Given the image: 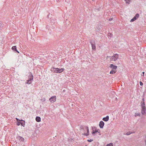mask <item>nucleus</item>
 I'll return each mask as SVG.
<instances>
[{
	"mask_svg": "<svg viewBox=\"0 0 146 146\" xmlns=\"http://www.w3.org/2000/svg\"><path fill=\"white\" fill-rule=\"evenodd\" d=\"M109 67L111 69V70L110 72V74H114L116 72V69L117 68V66L112 64H111L109 66Z\"/></svg>",
	"mask_w": 146,
	"mask_h": 146,
	"instance_id": "nucleus-1",
	"label": "nucleus"
},
{
	"mask_svg": "<svg viewBox=\"0 0 146 146\" xmlns=\"http://www.w3.org/2000/svg\"><path fill=\"white\" fill-rule=\"evenodd\" d=\"M51 70L53 71L54 73H60L63 72L64 70V68H62L61 69L58 68H56L54 67L52 68Z\"/></svg>",
	"mask_w": 146,
	"mask_h": 146,
	"instance_id": "nucleus-2",
	"label": "nucleus"
},
{
	"mask_svg": "<svg viewBox=\"0 0 146 146\" xmlns=\"http://www.w3.org/2000/svg\"><path fill=\"white\" fill-rule=\"evenodd\" d=\"M109 57L110 58V61H115L118 59L119 55L117 54H115L112 56H107V58H108Z\"/></svg>",
	"mask_w": 146,
	"mask_h": 146,
	"instance_id": "nucleus-3",
	"label": "nucleus"
},
{
	"mask_svg": "<svg viewBox=\"0 0 146 146\" xmlns=\"http://www.w3.org/2000/svg\"><path fill=\"white\" fill-rule=\"evenodd\" d=\"M28 78L29 79L27 80L26 84H30L32 83L33 80V76L31 72H30V74L28 76Z\"/></svg>",
	"mask_w": 146,
	"mask_h": 146,
	"instance_id": "nucleus-4",
	"label": "nucleus"
},
{
	"mask_svg": "<svg viewBox=\"0 0 146 146\" xmlns=\"http://www.w3.org/2000/svg\"><path fill=\"white\" fill-rule=\"evenodd\" d=\"M90 42L91 44L92 48L93 50H95L96 48V46L95 44V40H91L90 41Z\"/></svg>",
	"mask_w": 146,
	"mask_h": 146,
	"instance_id": "nucleus-5",
	"label": "nucleus"
},
{
	"mask_svg": "<svg viewBox=\"0 0 146 146\" xmlns=\"http://www.w3.org/2000/svg\"><path fill=\"white\" fill-rule=\"evenodd\" d=\"M92 135H94L95 134V133L97 132H98L99 133H100V130L99 129L97 130L96 127H92Z\"/></svg>",
	"mask_w": 146,
	"mask_h": 146,
	"instance_id": "nucleus-6",
	"label": "nucleus"
},
{
	"mask_svg": "<svg viewBox=\"0 0 146 146\" xmlns=\"http://www.w3.org/2000/svg\"><path fill=\"white\" fill-rule=\"evenodd\" d=\"M56 96H52L49 99L51 103L54 102L56 101Z\"/></svg>",
	"mask_w": 146,
	"mask_h": 146,
	"instance_id": "nucleus-7",
	"label": "nucleus"
},
{
	"mask_svg": "<svg viewBox=\"0 0 146 146\" xmlns=\"http://www.w3.org/2000/svg\"><path fill=\"white\" fill-rule=\"evenodd\" d=\"M139 17V15L138 13H137L135 16L131 20V22H133L136 20Z\"/></svg>",
	"mask_w": 146,
	"mask_h": 146,
	"instance_id": "nucleus-8",
	"label": "nucleus"
},
{
	"mask_svg": "<svg viewBox=\"0 0 146 146\" xmlns=\"http://www.w3.org/2000/svg\"><path fill=\"white\" fill-rule=\"evenodd\" d=\"M104 125V122L102 121H101L99 123V126L100 128H103Z\"/></svg>",
	"mask_w": 146,
	"mask_h": 146,
	"instance_id": "nucleus-9",
	"label": "nucleus"
},
{
	"mask_svg": "<svg viewBox=\"0 0 146 146\" xmlns=\"http://www.w3.org/2000/svg\"><path fill=\"white\" fill-rule=\"evenodd\" d=\"M142 109L141 110V113L142 114L144 115L145 113L146 109V108H142Z\"/></svg>",
	"mask_w": 146,
	"mask_h": 146,
	"instance_id": "nucleus-10",
	"label": "nucleus"
},
{
	"mask_svg": "<svg viewBox=\"0 0 146 146\" xmlns=\"http://www.w3.org/2000/svg\"><path fill=\"white\" fill-rule=\"evenodd\" d=\"M109 119V116H107L106 117H104L102 120L105 121H108Z\"/></svg>",
	"mask_w": 146,
	"mask_h": 146,
	"instance_id": "nucleus-11",
	"label": "nucleus"
},
{
	"mask_svg": "<svg viewBox=\"0 0 146 146\" xmlns=\"http://www.w3.org/2000/svg\"><path fill=\"white\" fill-rule=\"evenodd\" d=\"M141 108H146L145 102H141Z\"/></svg>",
	"mask_w": 146,
	"mask_h": 146,
	"instance_id": "nucleus-12",
	"label": "nucleus"
},
{
	"mask_svg": "<svg viewBox=\"0 0 146 146\" xmlns=\"http://www.w3.org/2000/svg\"><path fill=\"white\" fill-rule=\"evenodd\" d=\"M86 129L87 130V133H84L83 135H85L86 136H88L89 134V128L88 127H86Z\"/></svg>",
	"mask_w": 146,
	"mask_h": 146,
	"instance_id": "nucleus-13",
	"label": "nucleus"
},
{
	"mask_svg": "<svg viewBox=\"0 0 146 146\" xmlns=\"http://www.w3.org/2000/svg\"><path fill=\"white\" fill-rule=\"evenodd\" d=\"M12 49L15 51H16L17 52L19 53V51L17 50V47L16 46H13L12 48Z\"/></svg>",
	"mask_w": 146,
	"mask_h": 146,
	"instance_id": "nucleus-14",
	"label": "nucleus"
},
{
	"mask_svg": "<svg viewBox=\"0 0 146 146\" xmlns=\"http://www.w3.org/2000/svg\"><path fill=\"white\" fill-rule=\"evenodd\" d=\"M36 121L39 122L41 121V119L40 117L37 116L36 118Z\"/></svg>",
	"mask_w": 146,
	"mask_h": 146,
	"instance_id": "nucleus-15",
	"label": "nucleus"
},
{
	"mask_svg": "<svg viewBox=\"0 0 146 146\" xmlns=\"http://www.w3.org/2000/svg\"><path fill=\"white\" fill-rule=\"evenodd\" d=\"M18 138L19 139L20 141H23L24 140V139L23 137L21 136H18Z\"/></svg>",
	"mask_w": 146,
	"mask_h": 146,
	"instance_id": "nucleus-16",
	"label": "nucleus"
},
{
	"mask_svg": "<svg viewBox=\"0 0 146 146\" xmlns=\"http://www.w3.org/2000/svg\"><path fill=\"white\" fill-rule=\"evenodd\" d=\"M20 121H23V122H21V125L22 126H23V127H24V125H25V121H23L22 120H21Z\"/></svg>",
	"mask_w": 146,
	"mask_h": 146,
	"instance_id": "nucleus-17",
	"label": "nucleus"
},
{
	"mask_svg": "<svg viewBox=\"0 0 146 146\" xmlns=\"http://www.w3.org/2000/svg\"><path fill=\"white\" fill-rule=\"evenodd\" d=\"M127 3L129 4L130 0H124Z\"/></svg>",
	"mask_w": 146,
	"mask_h": 146,
	"instance_id": "nucleus-18",
	"label": "nucleus"
},
{
	"mask_svg": "<svg viewBox=\"0 0 146 146\" xmlns=\"http://www.w3.org/2000/svg\"><path fill=\"white\" fill-rule=\"evenodd\" d=\"M132 133V132H127L126 133V134L127 135H130L131 134V133Z\"/></svg>",
	"mask_w": 146,
	"mask_h": 146,
	"instance_id": "nucleus-19",
	"label": "nucleus"
},
{
	"mask_svg": "<svg viewBox=\"0 0 146 146\" xmlns=\"http://www.w3.org/2000/svg\"><path fill=\"white\" fill-rule=\"evenodd\" d=\"M106 146H113L112 145V143H110L109 144H108Z\"/></svg>",
	"mask_w": 146,
	"mask_h": 146,
	"instance_id": "nucleus-20",
	"label": "nucleus"
},
{
	"mask_svg": "<svg viewBox=\"0 0 146 146\" xmlns=\"http://www.w3.org/2000/svg\"><path fill=\"white\" fill-rule=\"evenodd\" d=\"M87 141H88L89 142H92V141H93V140L91 139H88V140H87Z\"/></svg>",
	"mask_w": 146,
	"mask_h": 146,
	"instance_id": "nucleus-21",
	"label": "nucleus"
},
{
	"mask_svg": "<svg viewBox=\"0 0 146 146\" xmlns=\"http://www.w3.org/2000/svg\"><path fill=\"white\" fill-rule=\"evenodd\" d=\"M45 100H46L45 98H43L41 100L43 102L45 101Z\"/></svg>",
	"mask_w": 146,
	"mask_h": 146,
	"instance_id": "nucleus-22",
	"label": "nucleus"
},
{
	"mask_svg": "<svg viewBox=\"0 0 146 146\" xmlns=\"http://www.w3.org/2000/svg\"><path fill=\"white\" fill-rule=\"evenodd\" d=\"M139 83H140V84L141 86H142L143 85V84L140 81Z\"/></svg>",
	"mask_w": 146,
	"mask_h": 146,
	"instance_id": "nucleus-23",
	"label": "nucleus"
},
{
	"mask_svg": "<svg viewBox=\"0 0 146 146\" xmlns=\"http://www.w3.org/2000/svg\"><path fill=\"white\" fill-rule=\"evenodd\" d=\"M21 122H18L17 123V125H19L21 124Z\"/></svg>",
	"mask_w": 146,
	"mask_h": 146,
	"instance_id": "nucleus-24",
	"label": "nucleus"
},
{
	"mask_svg": "<svg viewBox=\"0 0 146 146\" xmlns=\"http://www.w3.org/2000/svg\"><path fill=\"white\" fill-rule=\"evenodd\" d=\"M113 20V18H110L109 19V21H111L112 20Z\"/></svg>",
	"mask_w": 146,
	"mask_h": 146,
	"instance_id": "nucleus-25",
	"label": "nucleus"
},
{
	"mask_svg": "<svg viewBox=\"0 0 146 146\" xmlns=\"http://www.w3.org/2000/svg\"><path fill=\"white\" fill-rule=\"evenodd\" d=\"M142 102H145V100H144V98H143L142 99Z\"/></svg>",
	"mask_w": 146,
	"mask_h": 146,
	"instance_id": "nucleus-26",
	"label": "nucleus"
},
{
	"mask_svg": "<svg viewBox=\"0 0 146 146\" xmlns=\"http://www.w3.org/2000/svg\"><path fill=\"white\" fill-rule=\"evenodd\" d=\"M137 115L140 116V114H139V113H137Z\"/></svg>",
	"mask_w": 146,
	"mask_h": 146,
	"instance_id": "nucleus-27",
	"label": "nucleus"
},
{
	"mask_svg": "<svg viewBox=\"0 0 146 146\" xmlns=\"http://www.w3.org/2000/svg\"><path fill=\"white\" fill-rule=\"evenodd\" d=\"M144 73L145 72H142V74H143V75H142L143 76H144Z\"/></svg>",
	"mask_w": 146,
	"mask_h": 146,
	"instance_id": "nucleus-28",
	"label": "nucleus"
},
{
	"mask_svg": "<svg viewBox=\"0 0 146 146\" xmlns=\"http://www.w3.org/2000/svg\"><path fill=\"white\" fill-rule=\"evenodd\" d=\"M16 119H17V121H18L19 120L18 119H17V118H16Z\"/></svg>",
	"mask_w": 146,
	"mask_h": 146,
	"instance_id": "nucleus-29",
	"label": "nucleus"
},
{
	"mask_svg": "<svg viewBox=\"0 0 146 146\" xmlns=\"http://www.w3.org/2000/svg\"><path fill=\"white\" fill-rule=\"evenodd\" d=\"M145 143H146V140L145 141Z\"/></svg>",
	"mask_w": 146,
	"mask_h": 146,
	"instance_id": "nucleus-30",
	"label": "nucleus"
}]
</instances>
